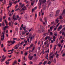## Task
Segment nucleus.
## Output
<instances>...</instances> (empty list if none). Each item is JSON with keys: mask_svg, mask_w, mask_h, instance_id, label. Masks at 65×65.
I'll list each match as a JSON object with an SVG mask.
<instances>
[{"mask_svg": "<svg viewBox=\"0 0 65 65\" xmlns=\"http://www.w3.org/2000/svg\"><path fill=\"white\" fill-rule=\"evenodd\" d=\"M54 55H53L51 56L49 58V60H50V61L49 60L48 62L47 63V64H51V62H52L53 61V58H54Z\"/></svg>", "mask_w": 65, "mask_h": 65, "instance_id": "nucleus-1", "label": "nucleus"}, {"mask_svg": "<svg viewBox=\"0 0 65 65\" xmlns=\"http://www.w3.org/2000/svg\"><path fill=\"white\" fill-rule=\"evenodd\" d=\"M44 30V27L42 26H40V29H39L38 31V32L40 33L41 31H42V32H43V30Z\"/></svg>", "mask_w": 65, "mask_h": 65, "instance_id": "nucleus-2", "label": "nucleus"}, {"mask_svg": "<svg viewBox=\"0 0 65 65\" xmlns=\"http://www.w3.org/2000/svg\"><path fill=\"white\" fill-rule=\"evenodd\" d=\"M23 42H22L21 43H19V44H17L14 47V50H17L19 48V47L20 46V44L23 45Z\"/></svg>", "mask_w": 65, "mask_h": 65, "instance_id": "nucleus-3", "label": "nucleus"}, {"mask_svg": "<svg viewBox=\"0 0 65 65\" xmlns=\"http://www.w3.org/2000/svg\"><path fill=\"white\" fill-rule=\"evenodd\" d=\"M39 3L38 4V5L39 7H40V6H41V3H43V1L42 0H39Z\"/></svg>", "mask_w": 65, "mask_h": 65, "instance_id": "nucleus-4", "label": "nucleus"}, {"mask_svg": "<svg viewBox=\"0 0 65 65\" xmlns=\"http://www.w3.org/2000/svg\"><path fill=\"white\" fill-rule=\"evenodd\" d=\"M60 10H58L56 11V14L55 15V17H57L59 15V14L60 12Z\"/></svg>", "mask_w": 65, "mask_h": 65, "instance_id": "nucleus-5", "label": "nucleus"}, {"mask_svg": "<svg viewBox=\"0 0 65 65\" xmlns=\"http://www.w3.org/2000/svg\"><path fill=\"white\" fill-rule=\"evenodd\" d=\"M33 56H31V54H29L28 56V58H29L30 60H32V59H33Z\"/></svg>", "mask_w": 65, "mask_h": 65, "instance_id": "nucleus-6", "label": "nucleus"}, {"mask_svg": "<svg viewBox=\"0 0 65 65\" xmlns=\"http://www.w3.org/2000/svg\"><path fill=\"white\" fill-rule=\"evenodd\" d=\"M2 34H3V36H1V37H3V38H1V40H3L4 39V31H3Z\"/></svg>", "mask_w": 65, "mask_h": 65, "instance_id": "nucleus-7", "label": "nucleus"}, {"mask_svg": "<svg viewBox=\"0 0 65 65\" xmlns=\"http://www.w3.org/2000/svg\"><path fill=\"white\" fill-rule=\"evenodd\" d=\"M62 25H60L59 26V27L58 28V31H60V30H61V29H62Z\"/></svg>", "mask_w": 65, "mask_h": 65, "instance_id": "nucleus-8", "label": "nucleus"}, {"mask_svg": "<svg viewBox=\"0 0 65 65\" xmlns=\"http://www.w3.org/2000/svg\"><path fill=\"white\" fill-rule=\"evenodd\" d=\"M12 43V44H14V43H15V41L14 40H13V41H8V43Z\"/></svg>", "mask_w": 65, "mask_h": 65, "instance_id": "nucleus-9", "label": "nucleus"}, {"mask_svg": "<svg viewBox=\"0 0 65 65\" xmlns=\"http://www.w3.org/2000/svg\"><path fill=\"white\" fill-rule=\"evenodd\" d=\"M19 4L20 5V7H21V8H22V7H23L24 6V4H23L22 5V3H20Z\"/></svg>", "mask_w": 65, "mask_h": 65, "instance_id": "nucleus-10", "label": "nucleus"}, {"mask_svg": "<svg viewBox=\"0 0 65 65\" xmlns=\"http://www.w3.org/2000/svg\"><path fill=\"white\" fill-rule=\"evenodd\" d=\"M49 17H51L53 16V13L52 12H51L50 13V15H49Z\"/></svg>", "mask_w": 65, "mask_h": 65, "instance_id": "nucleus-11", "label": "nucleus"}, {"mask_svg": "<svg viewBox=\"0 0 65 65\" xmlns=\"http://www.w3.org/2000/svg\"><path fill=\"white\" fill-rule=\"evenodd\" d=\"M9 5L10 6H8V7H7V8H9V7H11V6L12 5V4H11V3H10L9 4Z\"/></svg>", "mask_w": 65, "mask_h": 65, "instance_id": "nucleus-12", "label": "nucleus"}, {"mask_svg": "<svg viewBox=\"0 0 65 65\" xmlns=\"http://www.w3.org/2000/svg\"><path fill=\"white\" fill-rule=\"evenodd\" d=\"M35 3V1H34L32 2H31V5L32 6H33V5L34 4V3Z\"/></svg>", "mask_w": 65, "mask_h": 65, "instance_id": "nucleus-13", "label": "nucleus"}, {"mask_svg": "<svg viewBox=\"0 0 65 65\" xmlns=\"http://www.w3.org/2000/svg\"><path fill=\"white\" fill-rule=\"evenodd\" d=\"M0 61L1 62H4V61H5V59L4 58H2L0 60Z\"/></svg>", "mask_w": 65, "mask_h": 65, "instance_id": "nucleus-14", "label": "nucleus"}, {"mask_svg": "<svg viewBox=\"0 0 65 65\" xmlns=\"http://www.w3.org/2000/svg\"><path fill=\"white\" fill-rule=\"evenodd\" d=\"M53 41H55V39H56V37L54 36L53 37Z\"/></svg>", "mask_w": 65, "mask_h": 65, "instance_id": "nucleus-15", "label": "nucleus"}, {"mask_svg": "<svg viewBox=\"0 0 65 65\" xmlns=\"http://www.w3.org/2000/svg\"><path fill=\"white\" fill-rule=\"evenodd\" d=\"M37 18V14L36 13L35 14V20H36Z\"/></svg>", "mask_w": 65, "mask_h": 65, "instance_id": "nucleus-16", "label": "nucleus"}, {"mask_svg": "<svg viewBox=\"0 0 65 65\" xmlns=\"http://www.w3.org/2000/svg\"><path fill=\"white\" fill-rule=\"evenodd\" d=\"M26 27L25 25L24 26V27H22L24 31H26Z\"/></svg>", "mask_w": 65, "mask_h": 65, "instance_id": "nucleus-17", "label": "nucleus"}, {"mask_svg": "<svg viewBox=\"0 0 65 65\" xmlns=\"http://www.w3.org/2000/svg\"><path fill=\"white\" fill-rule=\"evenodd\" d=\"M47 61H46L44 62V63H43V65H45V64H46V63H47Z\"/></svg>", "mask_w": 65, "mask_h": 65, "instance_id": "nucleus-18", "label": "nucleus"}, {"mask_svg": "<svg viewBox=\"0 0 65 65\" xmlns=\"http://www.w3.org/2000/svg\"><path fill=\"white\" fill-rule=\"evenodd\" d=\"M44 20L45 21V23H47V21L46 20V17H45L44 18Z\"/></svg>", "mask_w": 65, "mask_h": 65, "instance_id": "nucleus-19", "label": "nucleus"}, {"mask_svg": "<svg viewBox=\"0 0 65 65\" xmlns=\"http://www.w3.org/2000/svg\"><path fill=\"white\" fill-rule=\"evenodd\" d=\"M17 61L15 60L14 61V62L13 63V65H14L17 63Z\"/></svg>", "mask_w": 65, "mask_h": 65, "instance_id": "nucleus-20", "label": "nucleus"}, {"mask_svg": "<svg viewBox=\"0 0 65 65\" xmlns=\"http://www.w3.org/2000/svg\"><path fill=\"white\" fill-rule=\"evenodd\" d=\"M8 28V26H5L4 27V30H6V28Z\"/></svg>", "mask_w": 65, "mask_h": 65, "instance_id": "nucleus-21", "label": "nucleus"}, {"mask_svg": "<svg viewBox=\"0 0 65 65\" xmlns=\"http://www.w3.org/2000/svg\"><path fill=\"white\" fill-rule=\"evenodd\" d=\"M12 23V21H11V22H9V25L10 26H11V23Z\"/></svg>", "mask_w": 65, "mask_h": 65, "instance_id": "nucleus-22", "label": "nucleus"}, {"mask_svg": "<svg viewBox=\"0 0 65 65\" xmlns=\"http://www.w3.org/2000/svg\"><path fill=\"white\" fill-rule=\"evenodd\" d=\"M59 21L60 20H58V19H57L56 20L55 22H56L57 23H58L59 22Z\"/></svg>", "mask_w": 65, "mask_h": 65, "instance_id": "nucleus-23", "label": "nucleus"}, {"mask_svg": "<svg viewBox=\"0 0 65 65\" xmlns=\"http://www.w3.org/2000/svg\"><path fill=\"white\" fill-rule=\"evenodd\" d=\"M21 18H22L21 17H20L18 19V21L19 22H21V21H20V20H21Z\"/></svg>", "mask_w": 65, "mask_h": 65, "instance_id": "nucleus-24", "label": "nucleus"}, {"mask_svg": "<svg viewBox=\"0 0 65 65\" xmlns=\"http://www.w3.org/2000/svg\"><path fill=\"white\" fill-rule=\"evenodd\" d=\"M62 35H63L64 37H65V33L64 32H62Z\"/></svg>", "mask_w": 65, "mask_h": 65, "instance_id": "nucleus-25", "label": "nucleus"}, {"mask_svg": "<svg viewBox=\"0 0 65 65\" xmlns=\"http://www.w3.org/2000/svg\"><path fill=\"white\" fill-rule=\"evenodd\" d=\"M48 53L47 54V55L46 56V58L47 60H48Z\"/></svg>", "mask_w": 65, "mask_h": 65, "instance_id": "nucleus-26", "label": "nucleus"}, {"mask_svg": "<svg viewBox=\"0 0 65 65\" xmlns=\"http://www.w3.org/2000/svg\"><path fill=\"white\" fill-rule=\"evenodd\" d=\"M5 48L4 47L3 49V50L4 52H5H5H6V50H5Z\"/></svg>", "mask_w": 65, "mask_h": 65, "instance_id": "nucleus-27", "label": "nucleus"}, {"mask_svg": "<svg viewBox=\"0 0 65 65\" xmlns=\"http://www.w3.org/2000/svg\"><path fill=\"white\" fill-rule=\"evenodd\" d=\"M59 56V55L58 54H57L56 55V57L57 58H58V57Z\"/></svg>", "mask_w": 65, "mask_h": 65, "instance_id": "nucleus-28", "label": "nucleus"}, {"mask_svg": "<svg viewBox=\"0 0 65 65\" xmlns=\"http://www.w3.org/2000/svg\"><path fill=\"white\" fill-rule=\"evenodd\" d=\"M9 62H7V61H6V65H8V64H9Z\"/></svg>", "mask_w": 65, "mask_h": 65, "instance_id": "nucleus-29", "label": "nucleus"}, {"mask_svg": "<svg viewBox=\"0 0 65 65\" xmlns=\"http://www.w3.org/2000/svg\"><path fill=\"white\" fill-rule=\"evenodd\" d=\"M15 31H18V27H16L15 28Z\"/></svg>", "mask_w": 65, "mask_h": 65, "instance_id": "nucleus-30", "label": "nucleus"}, {"mask_svg": "<svg viewBox=\"0 0 65 65\" xmlns=\"http://www.w3.org/2000/svg\"><path fill=\"white\" fill-rule=\"evenodd\" d=\"M65 30V28L64 27L62 29V31L63 32H64Z\"/></svg>", "mask_w": 65, "mask_h": 65, "instance_id": "nucleus-31", "label": "nucleus"}, {"mask_svg": "<svg viewBox=\"0 0 65 65\" xmlns=\"http://www.w3.org/2000/svg\"><path fill=\"white\" fill-rule=\"evenodd\" d=\"M25 32H24V31H23L22 32V35H25Z\"/></svg>", "mask_w": 65, "mask_h": 65, "instance_id": "nucleus-32", "label": "nucleus"}, {"mask_svg": "<svg viewBox=\"0 0 65 65\" xmlns=\"http://www.w3.org/2000/svg\"><path fill=\"white\" fill-rule=\"evenodd\" d=\"M29 38H30L31 40H32V39H33V37H29Z\"/></svg>", "mask_w": 65, "mask_h": 65, "instance_id": "nucleus-33", "label": "nucleus"}, {"mask_svg": "<svg viewBox=\"0 0 65 65\" xmlns=\"http://www.w3.org/2000/svg\"><path fill=\"white\" fill-rule=\"evenodd\" d=\"M33 45H34V44H30V46H31V47H32L33 46Z\"/></svg>", "mask_w": 65, "mask_h": 65, "instance_id": "nucleus-34", "label": "nucleus"}, {"mask_svg": "<svg viewBox=\"0 0 65 65\" xmlns=\"http://www.w3.org/2000/svg\"><path fill=\"white\" fill-rule=\"evenodd\" d=\"M46 0H44L43 1V3H45V2H46Z\"/></svg>", "mask_w": 65, "mask_h": 65, "instance_id": "nucleus-35", "label": "nucleus"}, {"mask_svg": "<svg viewBox=\"0 0 65 65\" xmlns=\"http://www.w3.org/2000/svg\"><path fill=\"white\" fill-rule=\"evenodd\" d=\"M13 40H15L17 39V38H13Z\"/></svg>", "mask_w": 65, "mask_h": 65, "instance_id": "nucleus-36", "label": "nucleus"}, {"mask_svg": "<svg viewBox=\"0 0 65 65\" xmlns=\"http://www.w3.org/2000/svg\"><path fill=\"white\" fill-rule=\"evenodd\" d=\"M27 54L28 53H27V52L25 53L24 54V55H25V56H27Z\"/></svg>", "mask_w": 65, "mask_h": 65, "instance_id": "nucleus-37", "label": "nucleus"}, {"mask_svg": "<svg viewBox=\"0 0 65 65\" xmlns=\"http://www.w3.org/2000/svg\"><path fill=\"white\" fill-rule=\"evenodd\" d=\"M45 53H49V49H48L47 51H45Z\"/></svg>", "mask_w": 65, "mask_h": 65, "instance_id": "nucleus-38", "label": "nucleus"}, {"mask_svg": "<svg viewBox=\"0 0 65 65\" xmlns=\"http://www.w3.org/2000/svg\"><path fill=\"white\" fill-rule=\"evenodd\" d=\"M29 64H33V62L32 61H30L29 62Z\"/></svg>", "mask_w": 65, "mask_h": 65, "instance_id": "nucleus-39", "label": "nucleus"}, {"mask_svg": "<svg viewBox=\"0 0 65 65\" xmlns=\"http://www.w3.org/2000/svg\"><path fill=\"white\" fill-rule=\"evenodd\" d=\"M49 45L50 44H47V45H46V46L47 47H49Z\"/></svg>", "mask_w": 65, "mask_h": 65, "instance_id": "nucleus-40", "label": "nucleus"}, {"mask_svg": "<svg viewBox=\"0 0 65 65\" xmlns=\"http://www.w3.org/2000/svg\"><path fill=\"white\" fill-rule=\"evenodd\" d=\"M6 0H4V4H6Z\"/></svg>", "mask_w": 65, "mask_h": 65, "instance_id": "nucleus-41", "label": "nucleus"}, {"mask_svg": "<svg viewBox=\"0 0 65 65\" xmlns=\"http://www.w3.org/2000/svg\"><path fill=\"white\" fill-rule=\"evenodd\" d=\"M52 47H53V45H52V44H51L50 45V48H52Z\"/></svg>", "mask_w": 65, "mask_h": 65, "instance_id": "nucleus-42", "label": "nucleus"}, {"mask_svg": "<svg viewBox=\"0 0 65 65\" xmlns=\"http://www.w3.org/2000/svg\"><path fill=\"white\" fill-rule=\"evenodd\" d=\"M18 24L16 22H15L14 23V25L16 26V25H18Z\"/></svg>", "mask_w": 65, "mask_h": 65, "instance_id": "nucleus-43", "label": "nucleus"}, {"mask_svg": "<svg viewBox=\"0 0 65 65\" xmlns=\"http://www.w3.org/2000/svg\"><path fill=\"white\" fill-rule=\"evenodd\" d=\"M12 58L9 59H8L7 61H11V60H12Z\"/></svg>", "mask_w": 65, "mask_h": 65, "instance_id": "nucleus-44", "label": "nucleus"}, {"mask_svg": "<svg viewBox=\"0 0 65 65\" xmlns=\"http://www.w3.org/2000/svg\"><path fill=\"white\" fill-rule=\"evenodd\" d=\"M58 46H59V47H60V46H61V45L60 44H59L58 45Z\"/></svg>", "mask_w": 65, "mask_h": 65, "instance_id": "nucleus-45", "label": "nucleus"}, {"mask_svg": "<svg viewBox=\"0 0 65 65\" xmlns=\"http://www.w3.org/2000/svg\"><path fill=\"white\" fill-rule=\"evenodd\" d=\"M18 6H19V5H18L17 4L16 5V6L15 7V8H17V7H18Z\"/></svg>", "mask_w": 65, "mask_h": 65, "instance_id": "nucleus-46", "label": "nucleus"}, {"mask_svg": "<svg viewBox=\"0 0 65 65\" xmlns=\"http://www.w3.org/2000/svg\"><path fill=\"white\" fill-rule=\"evenodd\" d=\"M42 50L43 51H42L43 54H44V50H43L42 49Z\"/></svg>", "mask_w": 65, "mask_h": 65, "instance_id": "nucleus-47", "label": "nucleus"}, {"mask_svg": "<svg viewBox=\"0 0 65 65\" xmlns=\"http://www.w3.org/2000/svg\"><path fill=\"white\" fill-rule=\"evenodd\" d=\"M38 48L39 51H40V48L39 47H38Z\"/></svg>", "mask_w": 65, "mask_h": 65, "instance_id": "nucleus-48", "label": "nucleus"}, {"mask_svg": "<svg viewBox=\"0 0 65 65\" xmlns=\"http://www.w3.org/2000/svg\"><path fill=\"white\" fill-rule=\"evenodd\" d=\"M51 43H54V41H53V40H51Z\"/></svg>", "mask_w": 65, "mask_h": 65, "instance_id": "nucleus-49", "label": "nucleus"}, {"mask_svg": "<svg viewBox=\"0 0 65 65\" xmlns=\"http://www.w3.org/2000/svg\"><path fill=\"white\" fill-rule=\"evenodd\" d=\"M65 56V53H64L62 55V57H64Z\"/></svg>", "mask_w": 65, "mask_h": 65, "instance_id": "nucleus-50", "label": "nucleus"}, {"mask_svg": "<svg viewBox=\"0 0 65 65\" xmlns=\"http://www.w3.org/2000/svg\"><path fill=\"white\" fill-rule=\"evenodd\" d=\"M56 30H57V28L56 27L54 28V31H56Z\"/></svg>", "mask_w": 65, "mask_h": 65, "instance_id": "nucleus-51", "label": "nucleus"}, {"mask_svg": "<svg viewBox=\"0 0 65 65\" xmlns=\"http://www.w3.org/2000/svg\"><path fill=\"white\" fill-rule=\"evenodd\" d=\"M51 4H52V3H51V2H50L48 4V5L49 6H50V5H51Z\"/></svg>", "mask_w": 65, "mask_h": 65, "instance_id": "nucleus-52", "label": "nucleus"}, {"mask_svg": "<svg viewBox=\"0 0 65 65\" xmlns=\"http://www.w3.org/2000/svg\"><path fill=\"white\" fill-rule=\"evenodd\" d=\"M13 3H14V4H17V1H16L15 2H14Z\"/></svg>", "mask_w": 65, "mask_h": 65, "instance_id": "nucleus-53", "label": "nucleus"}, {"mask_svg": "<svg viewBox=\"0 0 65 65\" xmlns=\"http://www.w3.org/2000/svg\"><path fill=\"white\" fill-rule=\"evenodd\" d=\"M56 59H54V62H55V63H56Z\"/></svg>", "mask_w": 65, "mask_h": 65, "instance_id": "nucleus-54", "label": "nucleus"}, {"mask_svg": "<svg viewBox=\"0 0 65 65\" xmlns=\"http://www.w3.org/2000/svg\"><path fill=\"white\" fill-rule=\"evenodd\" d=\"M54 35H55V36H57V34L55 33V34H54Z\"/></svg>", "mask_w": 65, "mask_h": 65, "instance_id": "nucleus-55", "label": "nucleus"}, {"mask_svg": "<svg viewBox=\"0 0 65 65\" xmlns=\"http://www.w3.org/2000/svg\"><path fill=\"white\" fill-rule=\"evenodd\" d=\"M21 62V59H19L18 60V62Z\"/></svg>", "mask_w": 65, "mask_h": 65, "instance_id": "nucleus-56", "label": "nucleus"}, {"mask_svg": "<svg viewBox=\"0 0 65 65\" xmlns=\"http://www.w3.org/2000/svg\"><path fill=\"white\" fill-rule=\"evenodd\" d=\"M52 28H53V26H52L50 27V29H52Z\"/></svg>", "mask_w": 65, "mask_h": 65, "instance_id": "nucleus-57", "label": "nucleus"}, {"mask_svg": "<svg viewBox=\"0 0 65 65\" xmlns=\"http://www.w3.org/2000/svg\"><path fill=\"white\" fill-rule=\"evenodd\" d=\"M63 42H64V40H62L61 41V42L62 43H63Z\"/></svg>", "mask_w": 65, "mask_h": 65, "instance_id": "nucleus-58", "label": "nucleus"}, {"mask_svg": "<svg viewBox=\"0 0 65 65\" xmlns=\"http://www.w3.org/2000/svg\"><path fill=\"white\" fill-rule=\"evenodd\" d=\"M19 16H18V15H17V19H19Z\"/></svg>", "mask_w": 65, "mask_h": 65, "instance_id": "nucleus-59", "label": "nucleus"}, {"mask_svg": "<svg viewBox=\"0 0 65 65\" xmlns=\"http://www.w3.org/2000/svg\"><path fill=\"white\" fill-rule=\"evenodd\" d=\"M27 40L28 41V42H29V38L27 39Z\"/></svg>", "mask_w": 65, "mask_h": 65, "instance_id": "nucleus-60", "label": "nucleus"}, {"mask_svg": "<svg viewBox=\"0 0 65 65\" xmlns=\"http://www.w3.org/2000/svg\"><path fill=\"white\" fill-rule=\"evenodd\" d=\"M2 25L3 26H4L5 25V24H4V22H3L2 24Z\"/></svg>", "mask_w": 65, "mask_h": 65, "instance_id": "nucleus-61", "label": "nucleus"}, {"mask_svg": "<svg viewBox=\"0 0 65 65\" xmlns=\"http://www.w3.org/2000/svg\"><path fill=\"white\" fill-rule=\"evenodd\" d=\"M50 35H52L53 34V33L52 32H50Z\"/></svg>", "mask_w": 65, "mask_h": 65, "instance_id": "nucleus-62", "label": "nucleus"}, {"mask_svg": "<svg viewBox=\"0 0 65 65\" xmlns=\"http://www.w3.org/2000/svg\"><path fill=\"white\" fill-rule=\"evenodd\" d=\"M8 20L9 21H10V17H9L8 18Z\"/></svg>", "mask_w": 65, "mask_h": 65, "instance_id": "nucleus-63", "label": "nucleus"}, {"mask_svg": "<svg viewBox=\"0 0 65 65\" xmlns=\"http://www.w3.org/2000/svg\"><path fill=\"white\" fill-rule=\"evenodd\" d=\"M34 57H36V54H35L34 55Z\"/></svg>", "mask_w": 65, "mask_h": 65, "instance_id": "nucleus-64", "label": "nucleus"}]
</instances>
